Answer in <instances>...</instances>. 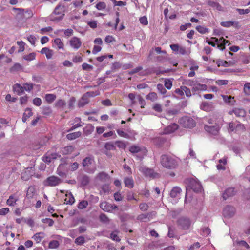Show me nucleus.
<instances>
[{"mask_svg":"<svg viewBox=\"0 0 250 250\" xmlns=\"http://www.w3.org/2000/svg\"><path fill=\"white\" fill-rule=\"evenodd\" d=\"M44 236L45 234L43 232H39L36 233L33 236V238L37 243H40L44 237Z\"/></svg>","mask_w":250,"mask_h":250,"instance_id":"2f4dec72","label":"nucleus"},{"mask_svg":"<svg viewBox=\"0 0 250 250\" xmlns=\"http://www.w3.org/2000/svg\"><path fill=\"white\" fill-rule=\"evenodd\" d=\"M36 54L35 53H31L28 55H24L23 59L28 61H31L35 59Z\"/></svg>","mask_w":250,"mask_h":250,"instance_id":"c03bdc74","label":"nucleus"},{"mask_svg":"<svg viewBox=\"0 0 250 250\" xmlns=\"http://www.w3.org/2000/svg\"><path fill=\"white\" fill-rule=\"evenodd\" d=\"M72 61L74 63H79L83 61V58L81 55H77L73 57Z\"/></svg>","mask_w":250,"mask_h":250,"instance_id":"e2e57ef3","label":"nucleus"},{"mask_svg":"<svg viewBox=\"0 0 250 250\" xmlns=\"http://www.w3.org/2000/svg\"><path fill=\"white\" fill-rule=\"evenodd\" d=\"M65 7L64 5L58 4L54 10V14L60 16L64 15Z\"/></svg>","mask_w":250,"mask_h":250,"instance_id":"a211bd4d","label":"nucleus"},{"mask_svg":"<svg viewBox=\"0 0 250 250\" xmlns=\"http://www.w3.org/2000/svg\"><path fill=\"white\" fill-rule=\"evenodd\" d=\"M201 109L206 111L209 112L213 109V104L206 102H203L200 105Z\"/></svg>","mask_w":250,"mask_h":250,"instance_id":"f3484780","label":"nucleus"},{"mask_svg":"<svg viewBox=\"0 0 250 250\" xmlns=\"http://www.w3.org/2000/svg\"><path fill=\"white\" fill-rule=\"evenodd\" d=\"M228 113L229 115H233V114L237 117H244L246 112L245 111L241 108H234L231 110H230Z\"/></svg>","mask_w":250,"mask_h":250,"instance_id":"9b49d317","label":"nucleus"},{"mask_svg":"<svg viewBox=\"0 0 250 250\" xmlns=\"http://www.w3.org/2000/svg\"><path fill=\"white\" fill-rule=\"evenodd\" d=\"M92 161L93 159L89 157H86L83 161V165L84 167L89 166L91 164Z\"/></svg>","mask_w":250,"mask_h":250,"instance_id":"37998d69","label":"nucleus"},{"mask_svg":"<svg viewBox=\"0 0 250 250\" xmlns=\"http://www.w3.org/2000/svg\"><path fill=\"white\" fill-rule=\"evenodd\" d=\"M56 98V96L54 94H46L44 99L48 103H52Z\"/></svg>","mask_w":250,"mask_h":250,"instance_id":"473e14b6","label":"nucleus"},{"mask_svg":"<svg viewBox=\"0 0 250 250\" xmlns=\"http://www.w3.org/2000/svg\"><path fill=\"white\" fill-rule=\"evenodd\" d=\"M208 4L210 7L218 11H221L223 10V8L222 6L217 2L209 0L208 1Z\"/></svg>","mask_w":250,"mask_h":250,"instance_id":"5701e85b","label":"nucleus"},{"mask_svg":"<svg viewBox=\"0 0 250 250\" xmlns=\"http://www.w3.org/2000/svg\"><path fill=\"white\" fill-rule=\"evenodd\" d=\"M83 130L84 134L88 135L94 131V126L91 124H88L83 128Z\"/></svg>","mask_w":250,"mask_h":250,"instance_id":"c85d7f7f","label":"nucleus"},{"mask_svg":"<svg viewBox=\"0 0 250 250\" xmlns=\"http://www.w3.org/2000/svg\"><path fill=\"white\" fill-rule=\"evenodd\" d=\"M235 22L231 21H222L220 23V25L224 27H230L234 25Z\"/></svg>","mask_w":250,"mask_h":250,"instance_id":"de8ad7c7","label":"nucleus"},{"mask_svg":"<svg viewBox=\"0 0 250 250\" xmlns=\"http://www.w3.org/2000/svg\"><path fill=\"white\" fill-rule=\"evenodd\" d=\"M190 187L195 192H198L201 191L202 186L201 184L194 180H191L190 182Z\"/></svg>","mask_w":250,"mask_h":250,"instance_id":"ddd939ff","label":"nucleus"},{"mask_svg":"<svg viewBox=\"0 0 250 250\" xmlns=\"http://www.w3.org/2000/svg\"><path fill=\"white\" fill-rule=\"evenodd\" d=\"M141 150V148L138 146L132 145L129 147V151L132 153H136L140 152Z\"/></svg>","mask_w":250,"mask_h":250,"instance_id":"79ce46f5","label":"nucleus"},{"mask_svg":"<svg viewBox=\"0 0 250 250\" xmlns=\"http://www.w3.org/2000/svg\"><path fill=\"white\" fill-rule=\"evenodd\" d=\"M177 223L181 229L188 230L191 227L192 222L189 218L182 216L177 220Z\"/></svg>","mask_w":250,"mask_h":250,"instance_id":"f03ea898","label":"nucleus"},{"mask_svg":"<svg viewBox=\"0 0 250 250\" xmlns=\"http://www.w3.org/2000/svg\"><path fill=\"white\" fill-rule=\"evenodd\" d=\"M235 191L234 188H229L226 189L222 194V198L224 200H227L228 198L233 196L235 194Z\"/></svg>","mask_w":250,"mask_h":250,"instance_id":"1a4fd4ad","label":"nucleus"},{"mask_svg":"<svg viewBox=\"0 0 250 250\" xmlns=\"http://www.w3.org/2000/svg\"><path fill=\"white\" fill-rule=\"evenodd\" d=\"M164 85L166 88L169 90L172 86V81L170 79H165Z\"/></svg>","mask_w":250,"mask_h":250,"instance_id":"a19ab883","label":"nucleus"},{"mask_svg":"<svg viewBox=\"0 0 250 250\" xmlns=\"http://www.w3.org/2000/svg\"><path fill=\"white\" fill-rule=\"evenodd\" d=\"M110 238L114 241L119 242L120 241V239L118 235V231H114L112 232L110 234Z\"/></svg>","mask_w":250,"mask_h":250,"instance_id":"8fccbe9b","label":"nucleus"},{"mask_svg":"<svg viewBox=\"0 0 250 250\" xmlns=\"http://www.w3.org/2000/svg\"><path fill=\"white\" fill-rule=\"evenodd\" d=\"M17 44L19 46L20 48L18 50L19 52H23L25 49V43L22 41H18L17 42Z\"/></svg>","mask_w":250,"mask_h":250,"instance_id":"0e129e2a","label":"nucleus"},{"mask_svg":"<svg viewBox=\"0 0 250 250\" xmlns=\"http://www.w3.org/2000/svg\"><path fill=\"white\" fill-rule=\"evenodd\" d=\"M19 200V197L16 194L11 195L6 201V204L9 206L13 207L16 205V202Z\"/></svg>","mask_w":250,"mask_h":250,"instance_id":"f8f14e48","label":"nucleus"},{"mask_svg":"<svg viewBox=\"0 0 250 250\" xmlns=\"http://www.w3.org/2000/svg\"><path fill=\"white\" fill-rule=\"evenodd\" d=\"M116 40L115 38L111 35H108L105 38V42L107 43H110L115 42Z\"/></svg>","mask_w":250,"mask_h":250,"instance_id":"13d9d810","label":"nucleus"},{"mask_svg":"<svg viewBox=\"0 0 250 250\" xmlns=\"http://www.w3.org/2000/svg\"><path fill=\"white\" fill-rule=\"evenodd\" d=\"M75 242L78 245H82L85 242L84 237L82 236H79L75 239Z\"/></svg>","mask_w":250,"mask_h":250,"instance_id":"09e8293b","label":"nucleus"},{"mask_svg":"<svg viewBox=\"0 0 250 250\" xmlns=\"http://www.w3.org/2000/svg\"><path fill=\"white\" fill-rule=\"evenodd\" d=\"M99 179L101 180H105L108 178V175L104 172H102L99 173L97 176Z\"/></svg>","mask_w":250,"mask_h":250,"instance_id":"3c124183","label":"nucleus"},{"mask_svg":"<svg viewBox=\"0 0 250 250\" xmlns=\"http://www.w3.org/2000/svg\"><path fill=\"white\" fill-rule=\"evenodd\" d=\"M229 129L232 131L237 132L238 131H244L245 127L244 125L238 121L231 122L229 124Z\"/></svg>","mask_w":250,"mask_h":250,"instance_id":"20e7f679","label":"nucleus"},{"mask_svg":"<svg viewBox=\"0 0 250 250\" xmlns=\"http://www.w3.org/2000/svg\"><path fill=\"white\" fill-rule=\"evenodd\" d=\"M100 207L102 209L106 212H111L113 210L118 208L116 205L110 204L106 201L101 203Z\"/></svg>","mask_w":250,"mask_h":250,"instance_id":"423d86ee","label":"nucleus"},{"mask_svg":"<svg viewBox=\"0 0 250 250\" xmlns=\"http://www.w3.org/2000/svg\"><path fill=\"white\" fill-rule=\"evenodd\" d=\"M13 91L20 95L24 92V88L20 84L16 83L13 86Z\"/></svg>","mask_w":250,"mask_h":250,"instance_id":"a878e982","label":"nucleus"},{"mask_svg":"<svg viewBox=\"0 0 250 250\" xmlns=\"http://www.w3.org/2000/svg\"><path fill=\"white\" fill-rule=\"evenodd\" d=\"M207 88L208 87L206 84L195 83L194 87H192V90L194 92L198 91H206Z\"/></svg>","mask_w":250,"mask_h":250,"instance_id":"6ab92c4d","label":"nucleus"},{"mask_svg":"<svg viewBox=\"0 0 250 250\" xmlns=\"http://www.w3.org/2000/svg\"><path fill=\"white\" fill-rule=\"evenodd\" d=\"M62 182L61 178L55 176H51L45 179L43 182L44 186L55 187L59 185Z\"/></svg>","mask_w":250,"mask_h":250,"instance_id":"7ed1b4c3","label":"nucleus"},{"mask_svg":"<svg viewBox=\"0 0 250 250\" xmlns=\"http://www.w3.org/2000/svg\"><path fill=\"white\" fill-rule=\"evenodd\" d=\"M88 206V202L86 200H82L80 201L78 205V208L80 209H83Z\"/></svg>","mask_w":250,"mask_h":250,"instance_id":"a18cd8bd","label":"nucleus"},{"mask_svg":"<svg viewBox=\"0 0 250 250\" xmlns=\"http://www.w3.org/2000/svg\"><path fill=\"white\" fill-rule=\"evenodd\" d=\"M74 150V147L71 146H69L62 148L60 152L62 155H68L72 153Z\"/></svg>","mask_w":250,"mask_h":250,"instance_id":"412c9836","label":"nucleus"},{"mask_svg":"<svg viewBox=\"0 0 250 250\" xmlns=\"http://www.w3.org/2000/svg\"><path fill=\"white\" fill-rule=\"evenodd\" d=\"M55 44L57 46L58 49H63L64 48V43L60 38H56L54 40Z\"/></svg>","mask_w":250,"mask_h":250,"instance_id":"c9c22d12","label":"nucleus"},{"mask_svg":"<svg viewBox=\"0 0 250 250\" xmlns=\"http://www.w3.org/2000/svg\"><path fill=\"white\" fill-rule=\"evenodd\" d=\"M178 125L175 123L172 124L165 128L164 133L165 134L172 133L178 128Z\"/></svg>","mask_w":250,"mask_h":250,"instance_id":"2eb2a0df","label":"nucleus"},{"mask_svg":"<svg viewBox=\"0 0 250 250\" xmlns=\"http://www.w3.org/2000/svg\"><path fill=\"white\" fill-rule=\"evenodd\" d=\"M152 215V213L147 214H141L138 216L137 219L141 222H146L149 220V217Z\"/></svg>","mask_w":250,"mask_h":250,"instance_id":"cd10ccee","label":"nucleus"},{"mask_svg":"<svg viewBox=\"0 0 250 250\" xmlns=\"http://www.w3.org/2000/svg\"><path fill=\"white\" fill-rule=\"evenodd\" d=\"M196 30L199 32L201 34H205L206 33H208L209 31V29L206 27L198 25L196 27Z\"/></svg>","mask_w":250,"mask_h":250,"instance_id":"4c0bfd02","label":"nucleus"},{"mask_svg":"<svg viewBox=\"0 0 250 250\" xmlns=\"http://www.w3.org/2000/svg\"><path fill=\"white\" fill-rule=\"evenodd\" d=\"M124 182L126 187L132 188L134 187V181L132 177H125L124 178Z\"/></svg>","mask_w":250,"mask_h":250,"instance_id":"b1692460","label":"nucleus"},{"mask_svg":"<svg viewBox=\"0 0 250 250\" xmlns=\"http://www.w3.org/2000/svg\"><path fill=\"white\" fill-rule=\"evenodd\" d=\"M157 89H158L159 93L164 95V97H166V93L167 92V90L164 87L163 85L161 83H159L157 85Z\"/></svg>","mask_w":250,"mask_h":250,"instance_id":"e433bc0d","label":"nucleus"},{"mask_svg":"<svg viewBox=\"0 0 250 250\" xmlns=\"http://www.w3.org/2000/svg\"><path fill=\"white\" fill-rule=\"evenodd\" d=\"M139 208L142 211H146L148 210L149 206L146 203H142L139 205Z\"/></svg>","mask_w":250,"mask_h":250,"instance_id":"052dcab7","label":"nucleus"},{"mask_svg":"<svg viewBox=\"0 0 250 250\" xmlns=\"http://www.w3.org/2000/svg\"><path fill=\"white\" fill-rule=\"evenodd\" d=\"M182 192L181 188L177 186L174 187L170 192V196L171 198H179Z\"/></svg>","mask_w":250,"mask_h":250,"instance_id":"4468645a","label":"nucleus"},{"mask_svg":"<svg viewBox=\"0 0 250 250\" xmlns=\"http://www.w3.org/2000/svg\"><path fill=\"white\" fill-rule=\"evenodd\" d=\"M184 88H185V86H181L180 88L176 89L174 91L175 93L180 96H183Z\"/></svg>","mask_w":250,"mask_h":250,"instance_id":"4d7b16f0","label":"nucleus"},{"mask_svg":"<svg viewBox=\"0 0 250 250\" xmlns=\"http://www.w3.org/2000/svg\"><path fill=\"white\" fill-rule=\"evenodd\" d=\"M235 213V208L230 206H227L223 210V215L225 217H231L234 215Z\"/></svg>","mask_w":250,"mask_h":250,"instance_id":"6e6552de","label":"nucleus"},{"mask_svg":"<svg viewBox=\"0 0 250 250\" xmlns=\"http://www.w3.org/2000/svg\"><path fill=\"white\" fill-rule=\"evenodd\" d=\"M106 7V3L104 2H99L96 5V8L99 10L104 9Z\"/></svg>","mask_w":250,"mask_h":250,"instance_id":"864d4df0","label":"nucleus"},{"mask_svg":"<svg viewBox=\"0 0 250 250\" xmlns=\"http://www.w3.org/2000/svg\"><path fill=\"white\" fill-rule=\"evenodd\" d=\"M152 108L155 111L160 113L162 111V105L159 104H155L153 105Z\"/></svg>","mask_w":250,"mask_h":250,"instance_id":"bf43d9fd","label":"nucleus"},{"mask_svg":"<svg viewBox=\"0 0 250 250\" xmlns=\"http://www.w3.org/2000/svg\"><path fill=\"white\" fill-rule=\"evenodd\" d=\"M139 170L142 172L146 176L150 177H155L156 173L154 172L152 169L148 168L146 167H141Z\"/></svg>","mask_w":250,"mask_h":250,"instance_id":"9d476101","label":"nucleus"},{"mask_svg":"<svg viewBox=\"0 0 250 250\" xmlns=\"http://www.w3.org/2000/svg\"><path fill=\"white\" fill-rule=\"evenodd\" d=\"M222 97L224 100V101L228 104H232L233 102L234 101V97H232L231 96H227V95H222Z\"/></svg>","mask_w":250,"mask_h":250,"instance_id":"58836bf2","label":"nucleus"},{"mask_svg":"<svg viewBox=\"0 0 250 250\" xmlns=\"http://www.w3.org/2000/svg\"><path fill=\"white\" fill-rule=\"evenodd\" d=\"M90 179L86 175H83L80 179V182L82 186H84L88 185L89 183Z\"/></svg>","mask_w":250,"mask_h":250,"instance_id":"ea45409f","label":"nucleus"},{"mask_svg":"<svg viewBox=\"0 0 250 250\" xmlns=\"http://www.w3.org/2000/svg\"><path fill=\"white\" fill-rule=\"evenodd\" d=\"M220 128V126L218 124H216L215 125L213 126L205 125V130L213 135H217L218 134Z\"/></svg>","mask_w":250,"mask_h":250,"instance_id":"0eeeda50","label":"nucleus"},{"mask_svg":"<svg viewBox=\"0 0 250 250\" xmlns=\"http://www.w3.org/2000/svg\"><path fill=\"white\" fill-rule=\"evenodd\" d=\"M115 144L120 148L125 149L126 147L125 143L122 141H117L115 142Z\"/></svg>","mask_w":250,"mask_h":250,"instance_id":"5fc2aeb1","label":"nucleus"},{"mask_svg":"<svg viewBox=\"0 0 250 250\" xmlns=\"http://www.w3.org/2000/svg\"><path fill=\"white\" fill-rule=\"evenodd\" d=\"M216 64L218 67L220 66H224L227 67L228 66V62L226 61H222L219 60L216 62Z\"/></svg>","mask_w":250,"mask_h":250,"instance_id":"774afa93","label":"nucleus"},{"mask_svg":"<svg viewBox=\"0 0 250 250\" xmlns=\"http://www.w3.org/2000/svg\"><path fill=\"white\" fill-rule=\"evenodd\" d=\"M116 131L118 135L120 136V137L125 138H127L129 137V135L127 133L125 132V131L121 129H117Z\"/></svg>","mask_w":250,"mask_h":250,"instance_id":"6e6d98bb","label":"nucleus"},{"mask_svg":"<svg viewBox=\"0 0 250 250\" xmlns=\"http://www.w3.org/2000/svg\"><path fill=\"white\" fill-rule=\"evenodd\" d=\"M89 103V100L87 95L84 94L81 99L79 101L78 106L79 107H83Z\"/></svg>","mask_w":250,"mask_h":250,"instance_id":"393cba45","label":"nucleus"},{"mask_svg":"<svg viewBox=\"0 0 250 250\" xmlns=\"http://www.w3.org/2000/svg\"><path fill=\"white\" fill-rule=\"evenodd\" d=\"M70 46L74 50L79 49L82 46L81 39L77 37H73L69 41Z\"/></svg>","mask_w":250,"mask_h":250,"instance_id":"39448f33","label":"nucleus"},{"mask_svg":"<svg viewBox=\"0 0 250 250\" xmlns=\"http://www.w3.org/2000/svg\"><path fill=\"white\" fill-rule=\"evenodd\" d=\"M82 135V133L80 131L75 132L71 133H69L66 135V138L69 140H73L76 138L80 137Z\"/></svg>","mask_w":250,"mask_h":250,"instance_id":"c756f323","label":"nucleus"},{"mask_svg":"<svg viewBox=\"0 0 250 250\" xmlns=\"http://www.w3.org/2000/svg\"><path fill=\"white\" fill-rule=\"evenodd\" d=\"M184 122L185 123V124L184 125L185 127L192 128L196 125L195 121L192 119L185 118L184 119Z\"/></svg>","mask_w":250,"mask_h":250,"instance_id":"4be33fe9","label":"nucleus"},{"mask_svg":"<svg viewBox=\"0 0 250 250\" xmlns=\"http://www.w3.org/2000/svg\"><path fill=\"white\" fill-rule=\"evenodd\" d=\"M59 245V242L57 240H52L49 243V248L51 249L57 248Z\"/></svg>","mask_w":250,"mask_h":250,"instance_id":"603ef678","label":"nucleus"},{"mask_svg":"<svg viewBox=\"0 0 250 250\" xmlns=\"http://www.w3.org/2000/svg\"><path fill=\"white\" fill-rule=\"evenodd\" d=\"M160 163L164 167L168 169H175L178 166L177 158L167 154H163L161 156Z\"/></svg>","mask_w":250,"mask_h":250,"instance_id":"f257e3e1","label":"nucleus"},{"mask_svg":"<svg viewBox=\"0 0 250 250\" xmlns=\"http://www.w3.org/2000/svg\"><path fill=\"white\" fill-rule=\"evenodd\" d=\"M244 92L246 95H250V83H247L244 85Z\"/></svg>","mask_w":250,"mask_h":250,"instance_id":"69168bd1","label":"nucleus"},{"mask_svg":"<svg viewBox=\"0 0 250 250\" xmlns=\"http://www.w3.org/2000/svg\"><path fill=\"white\" fill-rule=\"evenodd\" d=\"M100 220L101 222L104 223H108L109 222V219L108 217L104 213L101 214L99 216Z\"/></svg>","mask_w":250,"mask_h":250,"instance_id":"680f3d73","label":"nucleus"},{"mask_svg":"<svg viewBox=\"0 0 250 250\" xmlns=\"http://www.w3.org/2000/svg\"><path fill=\"white\" fill-rule=\"evenodd\" d=\"M33 115L32 110L30 108H27L25 112L23 113L22 120L23 122H25L27 120Z\"/></svg>","mask_w":250,"mask_h":250,"instance_id":"7c9ffc66","label":"nucleus"},{"mask_svg":"<svg viewBox=\"0 0 250 250\" xmlns=\"http://www.w3.org/2000/svg\"><path fill=\"white\" fill-rule=\"evenodd\" d=\"M65 196L64 203L65 204L72 205L75 202V198L71 192H66Z\"/></svg>","mask_w":250,"mask_h":250,"instance_id":"aec40b11","label":"nucleus"},{"mask_svg":"<svg viewBox=\"0 0 250 250\" xmlns=\"http://www.w3.org/2000/svg\"><path fill=\"white\" fill-rule=\"evenodd\" d=\"M76 102V99L74 97H71L68 101V106L70 109H73L74 104Z\"/></svg>","mask_w":250,"mask_h":250,"instance_id":"49530a36","label":"nucleus"},{"mask_svg":"<svg viewBox=\"0 0 250 250\" xmlns=\"http://www.w3.org/2000/svg\"><path fill=\"white\" fill-rule=\"evenodd\" d=\"M66 103L64 100L59 99L55 104V106L58 108H63L66 105Z\"/></svg>","mask_w":250,"mask_h":250,"instance_id":"f704fd0d","label":"nucleus"},{"mask_svg":"<svg viewBox=\"0 0 250 250\" xmlns=\"http://www.w3.org/2000/svg\"><path fill=\"white\" fill-rule=\"evenodd\" d=\"M36 193V188L34 186H29L26 193V197L28 199L32 198Z\"/></svg>","mask_w":250,"mask_h":250,"instance_id":"bb28decb","label":"nucleus"},{"mask_svg":"<svg viewBox=\"0 0 250 250\" xmlns=\"http://www.w3.org/2000/svg\"><path fill=\"white\" fill-rule=\"evenodd\" d=\"M27 40L32 45H35L36 41V38L35 36L30 35L27 37Z\"/></svg>","mask_w":250,"mask_h":250,"instance_id":"338daca9","label":"nucleus"},{"mask_svg":"<svg viewBox=\"0 0 250 250\" xmlns=\"http://www.w3.org/2000/svg\"><path fill=\"white\" fill-rule=\"evenodd\" d=\"M146 98L147 100H150L152 102H154L157 99L158 96L156 93L152 92L149 93L148 95H146Z\"/></svg>","mask_w":250,"mask_h":250,"instance_id":"72a5a7b5","label":"nucleus"},{"mask_svg":"<svg viewBox=\"0 0 250 250\" xmlns=\"http://www.w3.org/2000/svg\"><path fill=\"white\" fill-rule=\"evenodd\" d=\"M40 52L42 54H45L47 59H51L54 54L53 50L48 47L42 48Z\"/></svg>","mask_w":250,"mask_h":250,"instance_id":"dca6fc26","label":"nucleus"}]
</instances>
